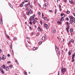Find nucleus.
<instances>
[{"mask_svg": "<svg viewBox=\"0 0 75 75\" xmlns=\"http://www.w3.org/2000/svg\"><path fill=\"white\" fill-rule=\"evenodd\" d=\"M38 14L39 16H40V12H39L38 13Z\"/></svg>", "mask_w": 75, "mask_h": 75, "instance_id": "13d9d810", "label": "nucleus"}, {"mask_svg": "<svg viewBox=\"0 0 75 75\" xmlns=\"http://www.w3.org/2000/svg\"><path fill=\"white\" fill-rule=\"evenodd\" d=\"M38 6H39V7H41V5H40L39 3L38 4Z\"/></svg>", "mask_w": 75, "mask_h": 75, "instance_id": "e433bc0d", "label": "nucleus"}, {"mask_svg": "<svg viewBox=\"0 0 75 75\" xmlns=\"http://www.w3.org/2000/svg\"><path fill=\"white\" fill-rule=\"evenodd\" d=\"M55 48L56 51H58V47L56 46H55Z\"/></svg>", "mask_w": 75, "mask_h": 75, "instance_id": "6e6552de", "label": "nucleus"}, {"mask_svg": "<svg viewBox=\"0 0 75 75\" xmlns=\"http://www.w3.org/2000/svg\"><path fill=\"white\" fill-rule=\"evenodd\" d=\"M71 42H74V40H73V39H71Z\"/></svg>", "mask_w": 75, "mask_h": 75, "instance_id": "79ce46f5", "label": "nucleus"}, {"mask_svg": "<svg viewBox=\"0 0 75 75\" xmlns=\"http://www.w3.org/2000/svg\"><path fill=\"white\" fill-rule=\"evenodd\" d=\"M40 23L41 24H42V21H40Z\"/></svg>", "mask_w": 75, "mask_h": 75, "instance_id": "0e129e2a", "label": "nucleus"}, {"mask_svg": "<svg viewBox=\"0 0 75 75\" xmlns=\"http://www.w3.org/2000/svg\"><path fill=\"white\" fill-rule=\"evenodd\" d=\"M29 6L30 7H31V8H33V6H32L30 5Z\"/></svg>", "mask_w": 75, "mask_h": 75, "instance_id": "6e6d98bb", "label": "nucleus"}, {"mask_svg": "<svg viewBox=\"0 0 75 75\" xmlns=\"http://www.w3.org/2000/svg\"><path fill=\"white\" fill-rule=\"evenodd\" d=\"M8 69H9V67H7L6 69V71H8Z\"/></svg>", "mask_w": 75, "mask_h": 75, "instance_id": "412c9836", "label": "nucleus"}, {"mask_svg": "<svg viewBox=\"0 0 75 75\" xmlns=\"http://www.w3.org/2000/svg\"><path fill=\"white\" fill-rule=\"evenodd\" d=\"M42 42L41 41L40 42H39V44H42Z\"/></svg>", "mask_w": 75, "mask_h": 75, "instance_id": "58836bf2", "label": "nucleus"}, {"mask_svg": "<svg viewBox=\"0 0 75 75\" xmlns=\"http://www.w3.org/2000/svg\"><path fill=\"white\" fill-rule=\"evenodd\" d=\"M38 30L39 31H41V29L39 27L38 28Z\"/></svg>", "mask_w": 75, "mask_h": 75, "instance_id": "ddd939ff", "label": "nucleus"}, {"mask_svg": "<svg viewBox=\"0 0 75 75\" xmlns=\"http://www.w3.org/2000/svg\"><path fill=\"white\" fill-rule=\"evenodd\" d=\"M70 24H72V23H73L71 19H70Z\"/></svg>", "mask_w": 75, "mask_h": 75, "instance_id": "a211bd4d", "label": "nucleus"}, {"mask_svg": "<svg viewBox=\"0 0 75 75\" xmlns=\"http://www.w3.org/2000/svg\"><path fill=\"white\" fill-rule=\"evenodd\" d=\"M53 33H56V30H54L53 31Z\"/></svg>", "mask_w": 75, "mask_h": 75, "instance_id": "473e14b6", "label": "nucleus"}, {"mask_svg": "<svg viewBox=\"0 0 75 75\" xmlns=\"http://www.w3.org/2000/svg\"><path fill=\"white\" fill-rule=\"evenodd\" d=\"M42 17L43 18H44V14L42 13Z\"/></svg>", "mask_w": 75, "mask_h": 75, "instance_id": "cd10ccee", "label": "nucleus"}, {"mask_svg": "<svg viewBox=\"0 0 75 75\" xmlns=\"http://www.w3.org/2000/svg\"><path fill=\"white\" fill-rule=\"evenodd\" d=\"M6 59V56L4 55L2 56V60H4V59Z\"/></svg>", "mask_w": 75, "mask_h": 75, "instance_id": "39448f33", "label": "nucleus"}, {"mask_svg": "<svg viewBox=\"0 0 75 75\" xmlns=\"http://www.w3.org/2000/svg\"><path fill=\"white\" fill-rule=\"evenodd\" d=\"M35 23H36V21H33V24H35Z\"/></svg>", "mask_w": 75, "mask_h": 75, "instance_id": "c756f323", "label": "nucleus"}, {"mask_svg": "<svg viewBox=\"0 0 75 75\" xmlns=\"http://www.w3.org/2000/svg\"><path fill=\"white\" fill-rule=\"evenodd\" d=\"M35 21H37V18H35Z\"/></svg>", "mask_w": 75, "mask_h": 75, "instance_id": "69168bd1", "label": "nucleus"}, {"mask_svg": "<svg viewBox=\"0 0 75 75\" xmlns=\"http://www.w3.org/2000/svg\"><path fill=\"white\" fill-rule=\"evenodd\" d=\"M49 12H51V13H52V11L51 10H49Z\"/></svg>", "mask_w": 75, "mask_h": 75, "instance_id": "de8ad7c7", "label": "nucleus"}, {"mask_svg": "<svg viewBox=\"0 0 75 75\" xmlns=\"http://www.w3.org/2000/svg\"><path fill=\"white\" fill-rule=\"evenodd\" d=\"M33 19H34L33 18V17L30 16L29 19V21H33Z\"/></svg>", "mask_w": 75, "mask_h": 75, "instance_id": "7ed1b4c3", "label": "nucleus"}, {"mask_svg": "<svg viewBox=\"0 0 75 75\" xmlns=\"http://www.w3.org/2000/svg\"><path fill=\"white\" fill-rule=\"evenodd\" d=\"M67 28H68V29H69V25L67 26Z\"/></svg>", "mask_w": 75, "mask_h": 75, "instance_id": "e2e57ef3", "label": "nucleus"}, {"mask_svg": "<svg viewBox=\"0 0 75 75\" xmlns=\"http://www.w3.org/2000/svg\"><path fill=\"white\" fill-rule=\"evenodd\" d=\"M9 67L10 68H12V67H13V65L10 64V66H9Z\"/></svg>", "mask_w": 75, "mask_h": 75, "instance_id": "2f4dec72", "label": "nucleus"}, {"mask_svg": "<svg viewBox=\"0 0 75 75\" xmlns=\"http://www.w3.org/2000/svg\"><path fill=\"white\" fill-rule=\"evenodd\" d=\"M60 21H64V18L63 17H62V18H61Z\"/></svg>", "mask_w": 75, "mask_h": 75, "instance_id": "dca6fc26", "label": "nucleus"}, {"mask_svg": "<svg viewBox=\"0 0 75 75\" xmlns=\"http://www.w3.org/2000/svg\"><path fill=\"white\" fill-rule=\"evenodd\" d=\"M20 6H21V7H23V4H20Z\"/></svg>", "mask_w": 75, "mask_h": 75, "instance_id": "c9c22d12", "label": "nucleus"}, {"mask_svg": "<svg viewBox=\"0 0 75 75\" xmlns=\"http://www.w3.org/2000/svg\"><path fill=\"white\" fill-rule=\"evenodd\" d=\"M44 26L47 29H48V25L46 24H45L44 25Z\"/></svg>", "mask_w": 75, "mask_h": 75, "instance_id": "f03ea898", "label": "nucleus"}, {"mask_svg": "<svg viewBox=\"0 0 75 75\" xmlns=\"http://www.w3.org/2000/svg\"><path fill=\"white\" fill-rule=\"evenodd\" d=\"M48 5V4H45L44 5H43V6H44V7H47V6Z\"/></svg>", "mask_w": 75, "mask_h": 75, "instance_id": "9b49d317", "label": "nucleus"}, {"mask_svg": "<svg viewBox=\"0 0 75 75\" xmlns=\"http://www.w3.org/2000/svg\"><path fill=\"white\" fill-rule=\"evenodd\" d=\"M64 70V72H66V69H65V68H64L63 69Z\"/></svg>", "mask_w": 75, "mask_h": 75, "instance_id": "a19ab883", "label": "nucleus"}, {"mask_svg": "<svg viewBox=\"0 0 75 75\" xmlns=\"http://www.w3.org/2000/svg\"><path fill=\"white\" fill-rule=\"evenodd\" d=\"M29 24L30 25H32V24H33L32 23V22H31V21H30V22H29Z\"/></svg>", "mask_w": 75, "mask_h": 75, "instance_id": "72a5a7b5", "label": "nucleus"}, {"mask_svg": "<svg viewBox=\"0 0 75 75\" xmlns=\"http://www.w3.org/2000/svg\"><path fill=\"white\" fill-rule=\"evenodd\" d=\"M17 64H18V62L17 61V60H15Z\"/></svg>", "mask_w": 75, "mask_h": 75, "instance_id": "4c0bfd02", "label": "nucleus"}, {"mask_svg": "<svg viewBox=\"0 0 75 75\" xmlns=\"http://www.w3.org/2000/svg\"><path fill=\"white\" fill-rule=\"evenodd\" d=\"M17 40V38L16 37H15L13 38V41H16V40Z\"/></svg>", "mask_w": 75, "mask_h": 75, "instance_id": "aec40b11", "label": "nucleus"}, {"mask_svg": "<svg viewBox=\"0 0 75 75\" xmlns=\"http://www.w3.org/2000/svg\"><path fill=\"white\" fill-rule=\"evenodd\" d=\"M74 55H75V54H74L72 55V59H74Z\"/></svg>", "mask_w": 75, "mask_h": 75, "instance_id": "393cba45", "label": "nucleus"}, {"mask_svg": "<svg viewBox=\"0 0 75 75\" xmlns=\"http://www.w3.org/2000/svg\"><path fill=\"white\" fill-rule=\"evenodd\" d=\"M58 54H59V55H60V52H59V51H58Z\"/></svg>", "mask_w": 75, "mask_h": 75, "instance_id": "4d7b16f0", "label": "nucleus"}, {"mask_svg": "<svg viewBox=\"0 0 75 75\" xmlns=\"http://www.w3.org/2000/svg\"><path fill=\"white\" fill-rule=\"evenodd\" d=\"M61 72L62 74L64 75V69H62V67L61 69Z\"/></svg>", "mask_w": 75, "mask_h": 75, "instance_id": "423d86ee", "label": "nucleus"}, {"mask_svg": "<svg viewBox=\"0 0 75 75\" xmlns=\"http://www.w3.org/2000/svg\"><path fill=\"white\" fill-rule=\"evenodd\" d=\"M71 51H70L68 52V54L69 55H71Z\"/></svg>", "mask_w": 75, "mask_h": 75, "instance_id": "1a4fd4ad", "label": "nucleus"}, {"mask_svg": "<svg viewBox=\"0 0 75 75\" xmlns=\"http://www.w3.org/2000/svg\"><path fill=\"white\" fill-rule=\"evenodd\" d=\"M70 13V12L69 11H67V14H69Z\"/></svg>", "mask_w": 75, "mask_h": 75, "instance_id": "c85d7f7f", "label": "nucleus"}, {"mask_svg": "<svg viewBox=\"0 0 75 75\" xmlns=\"http://www.w3.org/2000/svg\"><path fill=\"white\" fill-rule=\"evenodd\" d=\"M7 63L8 64H10V63H11V62H8Z\"/></svg>", "mask_w": 75, "mask_h": 75, "instance_id": "680f3d73", "label": "nucleus"}, {"mask_svg": "<svg viewBox=\"0 0 75 75\" xmlns=\"http://www.w3.org/2000/svg\"><path fill=\"white\" fill-rule=\"evenodd\" d=\"M66 24H67V25H69V23H68V22H66Z\"/></svg>", "mask_w": 75, "mask_h": 75, "instance_id": "3c124183", "label": "nucleus"}, {"mask_svg": "<svg viewBox=\"0 0 75 75\" xmlns=\"http://www.w3.org/2000/svg\"><path fill=\"white\" fill-rule=\"evenodd\" d=\"M42 40L43 41H44L45 40V36H43L42 38Z\"/></svg>", "mask_w": 75, "mask_h": 75, "instance_id": "f8f14e48", "label": "nucleus"}, {"mask_svg": "<svg viewBox=\"0 0 75 75\" xmlns=\"http://www.w3.org/2000/svg\"><path fill=\"white\" fill-rule=\"evenodd\" d=\"M27 4L28 5H30V2H28V3Z\"/></svg>", "mask_w": 75, "mask_h": 75, "instance_id": "a18cd8bd", "label": "nucleus"}, {"mask_svg": "<svg viewBox=\"0 0 75 75\" xmlns=\"http://www.w3.org/2000/svg\"><path fill=\"white\" fill-rule=\"evenodd\" d=\"M74 59H72V62H74Z\"/></svg>", "mask_w": 75, "mask_h": 75, "instance_id": "774afa93", "label": "nucleus"}, {"mask_svg": "<svg viewBox=\"0 0 75 75\" xmlns=\"http://www.w3.org/2000/svg\"><path fill=\"white\" fill-rule=\"evenodd\" d=\"M59 8H61V5H59Z\"/></svg>", "mask_w": 75, "mask_h": 75, "instance_id": "864d4df0", "label": "nucleus"}, {"mask_svg": "<svg viewBox=\"0 0 75 75\" xmlns=\"http://www.w3.org/2000/svg\"><path fill=\"white\" fill-rule=\"evenodd\" d=\"M6 38H8V39H10V37H9V36H8L7 35H6Z\"/></svg>", "mask_w": 75, "mask_h": 75, "instance_id": "6ab92c4d", "label": "nucleus"}, {"mask_svg": "<svg viewBox=\"0 0 75 75\" xmlns=\"http://www.w3.org/2000/svg\"><path fill=\"white\" fill-rule=\"evenodd\" d=\"M28 7H26L25 8V10H28Z\"/></svg>", "mask_w": 75, "mask_h": 75, "instance_id": "09e8293b", "label": "nucleus"}, {"mask_svg": "<svg viewBox=\"0 0 75 75\" xmlns=\"http://www.w3.org/2000/svg\"><path fill=\"white\" fill-rule=\"evenodd\" d=\"M0 23L1 24H3V21H2V19H1L0 20Z\"/></svg>", "mask_w": 75, "mask_h": 75, "instance_id": "4468645a", "label": "nucleus"}, {"mask_svg": "<svg viewBox=\"0 0 75 75\" xmlns=\"http://www.w3.org/2000/svg\"><path fill=\"white\" fill-rule=\"evenodd\" d=\"M74 18L72 16H71L70 17V19H73Z\"/></svg>", "mask_w": 75, "mask_h": 75, "instance_id": "b1692460", "label": "nucleus"}, {"mask_svg": "<svg viewBox=\"0 0 75 75\" xmlns=\"http://www.w3.org/2000/svg\"><path fill=\"white\" fill-rule=\"evenodd\" d=\"M27 6H28V5L27 4H25V7H27Z\"/></svg>", "mask_w": 75, "mask_h": 75, "instance_id": "5fc2aeb1", "label": "nucleus"}, {"mask_svg": "<svg viewBox=\"0 0 75 75\" xmlns=\"http://www.w3.org/2000/svg\"><path fill=\"white\" fill-rule=\"evenodd\" d=\"M2 67H3V68L4 69H5V66L4 65H2Z\"/></svg>", "mask_w": 75, "mask_h": 75, "instance_id": "7c9ffc66", "label": "nucleus"}, {"mask_svg": "<svg viewBox=\"0 0 75 75\" xmlns=\"http://www.w3.org/2000/svg\"><path fill=\"white\" fill-rule=\"evenodd\" d=\"M44 19L45 20H47V18L46 17H45L44 18Z\"/></svg>", "mask_w": 75, "mask_h": 75, "instance_id": "f704fd0d", "label": "nucleus"}, {"mask_svg": "<svg viewBox=\"0 0 75 75\" xmlns=\"http://www.w3.org/2000/svg\"><path fill=\"white\" fill-rule=\"evenodd\" d=\"M57 10L56 9L55 10L54 12H55V14H57Z\"/></svg>", "mask_w": 75, "mask_h": 75, "instance_id": "bb28decb", "label": "nucleus"}, {"mask_svg": "<svg viewBox=\"0 0 75 75\" xmlns=\"http://www.w3.org/2000/svg\"><path fill=\"white\" fill-rule=\"evenodd\" d=\"M10 48H11V49H12V45H11V46H10Z\"/></svg>", "mask_w": 75, "mask_h": 75, "instance_id": "338daca9", "label": "nucleus"}, {"mask_svg": "<svg viewBox=\"0 0 75 75\" xmlns=\"http://www.w3.org/2000/svg\"><path fill=\"white\" fill-rule=\"evenodd\" d=\"M27 39H28V40H30V38H28V37H27L26 38Z\"/></svg>", "mask_w": 75, "mask_h": 75, "instance_id": "bf43d9fd", "label": "nucleus"}, {"mask_svg": "<svg viewBox=\"0 0 75 75\" xmlns=\"http://www.w3.org/2000/svg\"><path fill=\"white\" fill-rule=\"evenodd\" d=\"M9 5L10 7H11V8H13V6H12V5L10 3L9 4Z\"/></svg>", "mask_w": 75, "mask_h": 75, "instance_id": "4be33fe9", "label": "nucleus"}, {"mask_svg": "<svg viewBox=\"0 0 75 75\" xmlns=\"http://www.w3.org/2000/svg\"><path fill=\"white\" fill-rule=\"evenodd\" d=\"M0 70L1 73L2 74H4V72L2 69H0Z\"/></svg>", "mask_w": 75, "mask_h": 75, "instance_id": "0eeeda50", "label": "nucleus"}, {"mask_svg": "<svg viewBox=\"0 0 75 75\" xmlns=\"http://www.w3.org/2000/svg\"><path fill=\"white\" fill-rule=\"evenodd\" d=\"M32 17V18H33L34 19V17H35V15L33 14Z\"/></svg>", "mask_w": 75, "mask_h": 75, "instance_id": "5701e85b", "label": "nucleus"}, {"mask_svg": "<svg viewBox=\"0 0 75 75\" xmlns=\"http://www.w3.org/2000/svg\"><path fill=\"white\" fill-rule=\"evenodd\" d=\"M26 14L27 15L29 16V15H30V14H33V11L31 10V9H29L28 10V12H26Z\"/></svg>", "mask_w": 75, "mask_h": 75, "instance_id": "f257e3e1", "label": "nucleus"}, {"mask_svg": "<svg viewBox=\"0 0 75 75\" xmlns=\"http://www.w3.org/2000/svg\"><path fill=\"white\" fill-rule=\"evenodd\" d=\"M57 23H59V24H61V22H60L59 21H57Z\"/></svg>", "mask_w": 75, "mask_h": 75, "instance_id": "603ef678", "label": "nucleus"}, {"mask_svg": "<svg viewBox=\"0 0 75 75\" xmlns=\"http://www.w3.org/2000/svg\"><path fill=\"white\" fill-rule=\"evenodd\" d=\"M29 1V0H25V2H28V1Z\"/></svg>", "mask_w": 75, "mask_h": 75, "instance_id": "ea45409f", "label": "nucleus"}, {"mask_svg": "<svg viewBox=\"0 0 75 75\" xmlns=\"http://www.w3.org/2000/svg\"><path fill=\"white\" fill-rule=\"evenodd\" d=\"M71 44V41H70L69 42V43L67 44L68 45H69V44Z\"/></svg>", "mask_w": 75, "mask_h": 75, "instance_id": "8fccbe9b", "label": "nucleus"}, {"mask_svg": "<svg viewBox=\"0 0 75 75\" xmlns=\"http://www.w3.org/2000/svg\"><path fill=\"white\" fill-rule=\"evenodd\" d=\"M66 30L67 31V32L68 33V32H69V30H68V28H66Z\"/></svg>", "mask_w": 75, "mask_h": 75, "instance_id": "37998d69", "label": "nucleus"}, {"mask_svg": "<svg viewBox=\"0 0 75 75\" xmlns=\"http://www.w3.org/2000/svg\"><path fill=\"white\" fill-rule=\"evenodd\" d=\"M35 49H36V48L35 47H34L33 48V50H35Z\"/></svg>", "mask_w": 75, "mask_h": 75, "instance_id": "c03bdc74", "label": "nucleus"}, {"mask_svg": "<svg viewBox=\"0 0 75 75\" xmlns=\"http://www.w3.org/2000/svg\"><path fill=\"white\" fill-rule=\"evenodd\" d=\"M72 21L73 22L75 23V18H74L73 19Z\"/></svg>", "mask_w": 75, "mask_h": 75, "instance_id": "2eb2a0df", "label": "nucleus"}, {"mask_svg": "<svg viewBox=\"0 0 75 75\" xmlns=\"http://www.w3.org/2000/svg\"><path fill=\"white\" fill-rule=\"evenodd\" d=\"M12 54L13 55H14V52H13V51H12Z\"/></svg>", "mask_w": 75, "mask_h": 75, "instance_id": "052dcab7", "label": "nucleus"}, {"mask_svg": "<svg viewBox=\"0 0 75 75\" xmlns=\"http://www.w3.org/2000/svg\"><path fill=\"white\" fill-rule=\"evenodd\" d=\"M61 16L62 17H65L66 16L65 15V14H64V13H63V14H62L61 13Z\"/></svg>", "mask_w": 75, "mask_h": 75, "instance_id": "20e7f679", "label": "nucleus"}, {"mask_svg": "<svg viewBox=\"0 0 75 75\" xmlns=\"http://www.w3.org/2000/svg\"><path fill=\"white\" fill-rule=\"evenodd\" d=\"M23 74H26V75H27V72L25 71H24L23 72Z\"/></svg>", "mask_w": 75, "mask_h": 75, "instance_id": "a878e982", "label": "nucleus"}, {"mask_svg": "<svg viewBox=\"0 0 75 75\" xmlns=\"http://www.w3.org/2000/svg\"><path fill=\"white\" fill-rule=\"evenodd\" d=\"M69 1L71 3H72V4H74V2L72 0H69Z\"/></svg>", "mask_w": 75, "mask_h": 75, "instance_id": "9d476101", "label": "nucleus"}, {"mask_svg": "<svg viewBox=\"0 0 75 75\" xmlns=\"http://www.w3.org/2000/svg\"><path fill=\"white\" fill-rule=\"evenodd\" d=\"M66 20H67V21H68L69 20V18H68V17L66 18Z\"/></svg>", "mask_w": 75, "mask_h": 75, "instance_id": "49530a36", "label": "nucleus"}, {"mask_svg": "<svg viewBox=\"0 0 75 75\" xmlns=\"http://www.w3.org/2000/svg\"><path fill=\"white\" fill-rule=\"evenodd\" d=\"M70 33H72V32L73 31V29H72V28L70 29Z\"/></svg>", "mask_w": 75, "mask_h": 75, "instance_id": "f3484780", "label": "nucleus"}]
</instances>
